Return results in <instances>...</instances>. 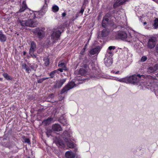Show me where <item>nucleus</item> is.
I'll use <instances>...</instances> for the list:
<instances>
[{
  "instance_id": "obj_1",
  "label": "nucleus",
  "mask_w": 158,
  "mask_h": 158,
  "mask_svg": "<svg viewBox=\"0 0 158 158\" xmlns=\"http://www.w3.org/2000/svg\"><path fill=\"white\" fill-rule=\"evenodd\" d=\"M144 76L140 75L139 74L134 75L122 78H117L114 79L121 82L141 85V83L142 82L141 81V79L142 78H144Z\"/></svg>"
},
{
  "instance_id": "obj_2",
  "label": "nucleus",
  "mask_w": 158,
  "mask_h": 158,
  "mask_svg": "<svg viewBox=\"0 0 158 158\" xmlns=\"http://www.w3.org/2000/svg\"><path fill=\"white\" fill-rule=\"evenodd\" d=\"M25 17L27 18H30V19L28 20L21 21L20 20H18L21 25L23 27L27 26L30 27H35V23L33 20V19L35 18V12L28 10L24 14Z\"/></svg>"
},
{
  "instance_id": "obj_3",
  "label": "nucleus",
  "mask_w": 158,
  "mask_h": 158,
  "mask_svg": "<svg viewBox=\"0 0 158 158\" xmlns=\"http://www.w3.org/2000/svg\"><path fill=\"white\" fill-rule=\"evenodd\" d=\"M84 68L79 69L78 71L79 74L83 76L90 75L91 78L96 77L97 78H99V73L95 67H92V69L91 70L88 66L86 65H84Z\"/></svg>"
},
{
  "instance_id": "obj_4",
  "label": "nucleus",
  "mask_w": 158,
  "mask_h": 158,
  "mask_svg": "<svg viewBox=\"0 0 158 158\" xmlns=\"http://www.w3.org/2000/svg\"><path fill=\"white\" fill-rule=\"evenodd\" d=\"M72 134L71 131H65L63 133V138L68 147L70 148H73L74 147V144L72 142V140H73Z\"/></svg>"
},
{
  "instance_id": "obj_5",
  "label": "nucleus",
  "mask_w": 158,
  "mask_h": 158,
  "mask_svg": "<svg viewBox=\"0 0 158 158\" xmlns=\"http://www.w3.org/2000/svg\"><path fill=\"white\" fill-rule=\"evenodd\" d=\"M113 34L116 38L119 39L123 40H125L127 37V33L124 31H119L113 33Z\"/></svg>"
},
{
  "instance_id": "obj_6",
  "label": "nucleus",
  "mask_w": 158,
  "mask_h": 158,
  "mask_svg": "<svg viewBox=\"0 0 158 158\" xmlns=\"http://www.w3.org/2000/svg\"><path fill=\"white\" fill-rule=\"evenodd\" d=\"M52 32L51 38L52 42H54L55 41L59 39L61 32L60 31L56 29H54Z\"/></svg>"
},
{
  "instance_id": "obj_7",
  "label": "nucleus",
  "mask_w": 158,
  "mask_h": 158,
  "mask_svg": "<svg viewBox=\"0 0 158 158\" xmlns=\"http://www.w3.org/2000/svg\"><path fill=\"white\" fill-rule=\"evenodd\" d=\"M36 47V46L35 43L34 41L31 42V44L30 48L29 50V52L31 56L33 58H36V55L34 54V52L35 50Z\"/></svg>"
},
{
  "instance_id": "obj_8",
  "label": "nucleus",
  "mask_w": 158,
  "mask_h": 158,
  "mask_svg": "<svg viewBox=\"0 0 158 158\" xmlns=\"http://www.w3.org/2000/svg\"><path fill=\"white\" fill-rule=\"evenodd\" d=\"M75 85L74 82L73 81L69 82L65 87L62 89L61 94L64 93L70 89L73 88Z\"/></svg>"
},
{
  "instance_id": "obj_9",
  "label": "nucleus",
  "mask_w": 158,
  "mask_h": 158,
  "mask_svg": "<svg viewBox=\"0 0 158 158\" xmlns=\"http://www.w3.org/2000/svg\"><path fill=\"white\" fill-rule=\"evenodd\" d=\"M141 35L139 33L136 32H134L133 34H130V40L128 41L129 42H136L139 40V37Z\"/></svg>"
},
{
  "instance_id": "obj_10",
  "label": "nucleus",
  "mask_w": 158,
  "mask_h": 158,
  "mask_svg": "<svg viewBox=\"0 0 158 158\" xmlns=\"http://www.w3.org/2000/svg\"><path fill=\"white\" fill-rule=\"evenodd\" d=\"M112 56L109 55L107 56V54H106L105 57L104 58V63L106 66L109 67L112 64L113 60L112 58Z\"/></svg>"
},
{
  "instance_id": "obj_11",
  "label": "nucleus",
  "mask_w": 158,
  "mask_h": 158,
  "mask_svg": "<svg viewBox=\"0 0 158 158\" xmlns=\"http://www.w3.org/2000/svg\"><path fill=\"white\" fill-rule=\"evenodd\" d=\"M156 39L154 37L149 39L148 44V47L150 48H154L156 44Z\"/></svg>"
},
{
  "instance_id": "obj_12",
  "label": "nucleus",
  "mask_w": 158,
  "mask_h": 158,
  "mask_svg": "<svg viewBox=\"0 0 158 158\" xmlns=\"http://www.w3.org/2000/svg\"><path fill=\"white\" fill-rule=\"evenodd\" d=\"M54 142L56 145L59 148H62L65 147V144L60 139L56 138Z\"/></svg>"
},
{
  "instance_id": "obj_13",
  "label": "nucleus",
  "mask_w": 158,
  "mask_h": 158,
  "mask_svg": "<svg viewBox=\"0 0 158 158\" xmlns=\"http://www.w3.org/2000/svg\"><path fill=\"white\" fill-rule=\"evenodd\" d=\"M109 19L107 17V14L105 15L103 18L102 21V25L104 27H106L109 24Z\"/></svg>"
},
{
  "instance_id": "obj_14",
  "label": "nucleus",
  "mask_w": 158,
  "mask_h": 158,
  "mask_svg": "<svg viewBox=\"0 0 158 158\" xmlns=\"http://www.w3.org/2000/svg\"><path fill=\"white\" fill-rule=\"evenodd\" d=\"M66 81V79L65 78L57 81L55 85L56 87L57 88L61 87L65 82Z\"/></svg>"
},
{
  "instance_id": "obj_15",
  "label": "nucleus",
  "mask_w": 158,
  "mask_h": 158,
  "mask_svg": "<svg viewBox=\"0 0 158 158\" xmlns=\"http://www.w3.org/2000/svg\"><path fill=\"white\" fill-rule=\"evenodd\" d=\"M100 50V48L98 47L91 50L89 52V53L91 55L97 54L98 53Z\"/></svg>"
},
{
  "instance_id": "obj_16",
  "label": "nucleus",
  "mask_w": 158,
  "mask_h": 158,
  "mask_svg": "<svg viewBox=\"0 0 158 158\" xmlns=\"http://www.w3.org/2000/svg\"><path fill=\"white\" fill-rule=\"evenodd\" d=\"M39 29L36 28L35 29L34 32L37 33L38 37L40 39H42L44 36V32L42 31L39 30Z\"/></svg>"
},
{
  "instance_id": "obj_17",
  "label": "nucleus",
  "mask_w": 158,
  "mask_h": 158,
  "mask_svg": "<svg viewBox=\"0 0 158 158\" xmlns=\"http://www.w3.org/2000/svg\"><path fill=\"white\" fill-rule=\"evenodd\" d=\"M52 129L55 131H61L62 129L60 125L58 124H55L52 126Z\"/></svg>"
},
{
  "instance_id": "obj_18",
  "label": "nucleus",
  "mask_w": 158,
  "mask_h": 158,
  "mask_svg": "<svg viewBox=\"0 0 158 158\" xmlns=\"http://www.w3.org/2000/svg\"><path fill=\"white\" fill-rule=\"evenodd\" d=\"M76 154L70 151H67L65 153V156L66 158H74Z\"/></svg>"
},
{
  "instance_id": "obj_19",
  "label": "nucleus",
  "mask_w": 158,
  "mask_h": 158,
  "mask_svg": "<svg viewBox=\"0 0 158 158\" xmlns=\"http://www.w3.org/2000/svg\"><path fill=\"white\" fill-rule=\"evenodd\" d=\"M115 48V47L114 46H110L107 50L106 53L107 55H109L110 56H113V50H114Z\"/></svg>"
},
{
  "instance_id": "obj_20",
  "label": "nucleus",
  "mask_w": 158,
  "mask_h": 158,
  "mask_svg": "<svg viewBox=\"0 0 158 158\" xmlns=\"http://www.w3.org/2000/svg\"><path fill=\"white\" fill-rule=\"evenodd\" d=\"M43 10H41L38 11H35V18H40L42 16L44 15L45 13V11H43Z\"/></svg>"
},
{
  "instance_id": "obj_21",
  "label": "nucleus",
  "mask_w": 158,
  "mask_h": 158,
  "mask_svg": "<svg viewBox=\"0 0 158 158\" xmlns=\"http://www.w3.org/2000/svg\"><path fill=\"white\" fill-rule=\"evenodd\" d=\"M27 8V6L26 4V2L24 1L23 2L22 5L21 7L19 10V12H21L23 11Z\"/></svg>"
},
{
  "instance_id": "obj_22",
  "label": "nucleus",
  "mask_w": 158,
  "mask_h": 158,
  "mask_svg": "<svg viewBox=\"0 0 158 158\" xmlns=\"http://www.w3.org/2000/svg\"><path fill=\"white\" fill-rule=\"evenodd\" d=\"M22 67L23 69H25L26 71L28 73H29L31 71V70L29 69V67L25 63H23L22 64Z\"/></svg>"
},
{
  "instance_id": "obj_23",
  "label": "nucleus",
  "mask_w": 158,
  "mask_h": 158,
  "mask_svg": "<svg viewBox=\"0 0 158 158\" xmlns=\"http://www.w3.org/2000/svg\"><path fill=\"white\" fill-rule=\"evenodd\" d=\"M6 40V36L2 34V31H0V41L1 42H5Z\"/></svg>"
},
{
  "instance_id": "obj_24",
  "label": "nucleus",
  "mask_w": 158,
  "mask_h": 158,
  "mask_svg": "<svg viewBox=\"0 0 158 158\" xmlns=\"http://www.w3.org/2000/svg\"><path fill=\"white\" fill-rule=\"evenodd\" d=\"M109 34V31L106 29L103 30L102 32L101 35L102 37H106Z\"/></svg>"
},
{
  "instance_id": "obj_25",
  "label": "nucleus",
  "mask_w": 158,
  "mask_h": 158,
  "mask_svg": "<svg viewBox=\"0 0 158 158\" xmlns=\"http://www.w3.org/2000/svg\"><path fill=\"white\" fill-rule=\"evenodd\" d=\"M153 26V28L155 29H157L158 27V18H156L154 20Z\"/></svg>"
},
{
  "instance_id": "obj_26",
  "label": "nucleus",
  "mask_w": 158,
  "mask_h": 158,
  "mask_svg": "<svg viewBox=\"0 0 158 158\" xmlns=\"http://www.w3.org/2000/svg\"><path fill=\"white\" fill-rule=\"evenodd\" d=\"M52 120L51 118H48L47 119L44 120L43 121V123L46 125L49 124L51 123Z\"/></svg>"
},
{
  "instance_id": "obj_27",
  "label": "nucleus",
  "mask_w": 158,
  "mask_h": 158,
  "mask_svg": "<svg viewBox=\"0 0 158 158\" xmlns=\"http://www.w3.org/2000/svg\"><path fill=\"white\" fill-rule=\"evenodd\" d=\"M52 11L54 12H57L59 10V8L58 6L57 5H54L52 7Z\"/></svg>"
},
{
  "instance_id": "obj_28",
  "label": "nucleus",
  "mask_w": 158,
  "mask_h": 158,
  "mask_svg": "<svg viewBox=\"0 0 158 158\" xmlns=\"http://www.w3.org/2000/svg\"><path fill=\"white\" fill-rule=\"evenodd\" d=\"M44 64L46 66H48L49 64V59L47 57H45L44 58Z\"/></svg>"
},
{
  "instance_id": "obj_29",
  "label": "nucleus",
  "mask_w": 158,
  "mask_h": 158,
  "mask_svg": "<svg viewBox=\"0 0 158 158\" xmlns=\"http://www.w3.org/2000/svg\"><path fill=\"white\" fill-rule=\"evenodd\" d=\"M63 118V117H61L60 120V122L63 125H66L67 124V123L66 122V120L65 119L64 120H62L61 119Z\"/></svg>"
},
{
  "instance_id": "obj_30",
  "label": "nucleus",
  "mask_w": 158,
  "mask_h": 158,
  "mask_svg": "<svg viewBox=\"0 0 158 158\" xmlns=\"http://www.w3.org/2000/svg\"><path fill=\"white\" fill-rule=\"evenodd\" d=\"M5 78L8 80H11L12 78L7 73H5L3 74Z\"/></svg>"
},
{
  "instance_id": "obj_31",
  "label": "nucleus",
  "mask_w": 158,
  "mask_h": 158,
  "mask_svg": "<svg viewBox=\"0 0 158 158\" xmlns=\"http://www.w3.org/2000/svg\"><path fill=\"white\" fill-rule=\"evenodd\" d=\"M57 73H58L57 70H55L51 72L50 74L51 77L52 78L54 76L55 74Z\"/></svg>"
},
{
  "instance_id": "obj_32",
  "label": "nucleus",
  "mask_w": 158,
  "mask_h": 158,
  "mask_svg": "<svg viewBox=\"0 0 158 158\" xmlns=\"http://www.w3.org/2000/svg\"><path fill=\"white\" fill-rule=\"evenodd\" d=\"M58 66L62 68H66L65 67V64L64 63L59 62L58 64Z\"/></svg>"
},
{
  "instance_id": "obj_33",
  "label": "nucleus",
  "mask_w": 158,
  "mask_h": 158,
  "mask_svg": "<svg viewBox=\"0 0 158 158\" xmlns=\"http://www.w3.org/2000/svg\"><path fill=\"white\" fill-rule=\"evenodd\" d=\"M48 78V77H46L39 79L38 80L37 82L38 83H42L44 81Z\"/></svg>"
},
{
  "instance_id": "obj_34",
  "label": "nucleus",
  "mask_w": 158,
  "mask_h": 158,
  "mask_svg": "<svg viewBox=\"0 0 158 158\" xmlns=\"http://www.w3.org/2000/svg\"><path fill=\"white\" fill-rule=\"evenodd\" d=\"M52 131L51 130H47L46 132V134L48 137H49L50 135H51Z\"/></svg>"
},
{
  "instance_id": "obj_35",
  "label": "nucleus",
  "mask_w": 158,
  "mask_h": 158,
  "mask_svg": "<svg viewBox=\"0 0 158 158\" xmlns=\"http://www.w3.org/2000/svg\"><path fill=\"white\" fill-rule=\"evenodd\" d=\"M147 59V58L145 56H143L141 59L140 60L141 62H144Z\"/></svg>"
},
{
  "instance_id": "obj_36",
  "label": "nucleus",
  "mask_w": 158,
  "mask_h": 158,
  "mask_svg": "<svg viewBox=\"0 0 158 158\" xmlns=\"http://www.w3.org/2000/svg\"><path fill=\"white\" fill-rule=\"evenodd\" d=\"M154 68V70H157L158 69V64H156L154 66L152 67L151 69Z\"/></svg>"
},
{
  "instance_id": "obj_37",
  "label": "nucleus",
  "mask_w": 158,
  "mask_h": 158,
  "mask_svg": "<svg viewBox=\"0 0 158 158\" xmlns=\"http://www.w3.org/2000/svg\"><path fill=\"white\" fill-rule=\"evenodd\" d=\"M152 67H150L149 68L148 70V71L150 73H153L156 71V70H154V68L151 69Z\"/></svg>"
},
{
  "instance_id": "obj_38",
  "label": "nucleus",
  "mask_w": 158,
  "mask_h": 158,
  "mask_svg": "<svg viewBox=\"0 0 158 158\" xmlns=\"http://www.w3.org/2000/svg\"><path fill=\"white\" fill-rule=\"evenodd\" d=\"M67 69L66 68H62L59 69L57 70H58V72L59 71H60V72H63V70H66Z\"/></svg>"
},
{
  "instance_id": "obj_39",
  "label": "nucleus",
  "mask_w": 158,
  "mask_h": 158,
  "mask_svg": "<svg viewBox=\"0 0 158 158\" xmlns=\"http://www.w3.org/2000/svg\"><path fill=\"white\" fill-rule=\"evenodd\" d=\"M24 142L25 143H27L29 144L30 143V139L28 138H26L24 139Z\"/></svg>"
},
{
  "instance_id": "obj_40",
  "label": "nucleus",
  "mask_w": 158,
  "mask_h": 158,
  "mask_svg": "<svg viewBox=\"0 0 158 158\" xmlns=\"http://www.w3.org/2000/svg\"><path fill=\"white\" fill-rule=\"evenodd\" d=\"M86 45H85V48H84L83 49V50H82L81 51V52H80V54H82V55H83V54H84V52H85V47H86Z\"/></svg>"
},
{
  "instance_id": "obj_41",
  "label": "nucleus",
  "mask_w": 158,
  "mask_h": 158,
  "mask_svg": "<svg viewBox=\"0 0 158 158\" xmlns=\"http://www.w3.org/2000/svg\"><path fill=\"white\" fill-rule=\"evenodd\" d=\"M84 9H83L82 8L81 9L80 12V13L81 14V15L83 14V12L84 11Z\"/></svg>"
},
{
  "instance_id": "obj_42",
  "label": "nucleus",
  "mask_w": 158,
  "mask_h": 158,
  "mask_svg": "<svg viewBox=\"0 0 158 158\" xmlns=\"http://www.w3.org/2000/svg\"><path fill=\"white\" fill-rule=\"evenodd\" d=\"M62 17H64L66 15V14L65 12H64L62 14Z\"/></svg>"
},
{
  "instance_id": "obj_43",
  "label": "nucleus",
  "mask_w": 158,
  "mask_h": 158,
  "mask_svg": "<svg viewBox=\"0 0 158 158\" xmlns=\"http://www.w3.org/2000/svg\"><path fill=\"white\" fill-rule=\"evenodd\" d=\"M156 50L157 53H158V44L156 45Z\"/></svg>"
},
{
  "instance_id": "obj_44",
  "label": "nucleus",
  "mask_w": 158,
  "mask_h": 158,
  "mask_svg": "<svg viewBox=\"0 0 158 158\" xmlns=\"http://www.w3.org/2000/svg\"><path fill=\"white\" fill-rule=\"evenodd\" d=\"M48 0H45V4L47 5V2L48 1Z\"/></svg>"
},
{
  "instance_id": "obj_45",
  "label": "nucleus",
  "mask_w": 158,
  "mask_h": 158,
  "mask_svg": "<svg viewBox=\"0 0 158 158\" xmlns=\"http://www.w3.org/2000/svg\"><path fill=\"white\" fill-rule=\"evenodd\" d=\"M119 73V71H117V72H115V74H118V73Z\"/></svg>"
},
{
  "instance_id": "obj_46",
  "label": "nucleus",
  "mask_w": 158,
  "mask_h": 158,
  "mask_svg": "<svg viewBox=\"0 0 158 158\" xmlns=\"http://www.w3.org/2000/svg\"><path fill=\"white\" fill-rule=\"evenodd\" d=\"M26 54V52L25 51L23 52V55H25Z\"/></svg>"
},
{
  "instance_id": "obj_47",
  "label": "nucleus",
  "mask_w": 158,
  "mask_h": 158,
  "mask_svg": "<svg viewBox=\"0 0 158 158\" xmlns=\"http://www.w3.org/2000/svg\"><path fill=\"white\" fill-rule=\"evenodd\" d=\"M143 24L144 25H146L147 24V23L146 22H144L143 23Z\"/></svg>"
},
{
  "instance_id": "obj_48",
  "label": "nucleus",
  "mask_w": 158,
  "mask_h": 158,
  "mask_svg": "<svg viewBox=\"0 0 158 158\" xmlns=\"http://www.w3.org/2000/svg\"><path fill=\"white\" fill-rule=\"evenodd\" d=\"M2 78H0V81H2Z\"/></svg>"
},
{
  "instance_id": "obj_49",
  "label": "nucleus",
  "mask_w": 158,
  "mask_h": 158,
  "mask_svg": "<svg viewBox=\"0 0 158 158\" xmlns=\"http://www.w3.org/2000/svg\"><path fill=\"white\" fill-rule=\"evenodd\" d=\"M52 95H53V94H51L50 96H49V97H51V96H52Z\"/></svg>"
},
{
  "instance_id": "obj_50",
  "label": "nucleus",
  "mask_w": 158,
  "mask_h": 158,
  "mask_svg": "<svg viewBox=\"0 0 158 158\" xmlns=\"http://www.w3.org/2000/svg\"><path fill=\"white\" fill-rule=\"evenodd\" d=\"M149 28V27H147L146 28L148 29V28Z\"/></svg>"
},
{
  "instance_id": "obj_51",
  "label": "nucleus",
  "mask_w": 158,
  "mask_h": 158,
  "mask_svg": "<svg viewBox=\"0 0 158 158\" xmlns=\"http://www.w3.org/2000/svg\"><path fill=\"white\" fill-rule=\"evenodd\" d=\"M92 65H93V63H91V65L92 66Z\"/></svg>"
},
{
  "instance_id": "obj_52",
  "label": "nucleus",
  "mask_w": 158,
  "mask_h": 158,
  "mask_svg": "<svg viewBox=\"0 0 158 158\" xmlns=\"http://www.w3.org/2000/svg\"><path fill=\"white\" fill-rule=\"evenodd\" d=\"M76 17H78V16H77H77H76Z\"/></svg>"
},
{
  "instance_id": "obj_53",
  "label": "nucleus",
  "mask_w": 158,
  "mask_h": 158,
  "mask_svg": "<svg viewBox=\"0 0 158 158\" xmlns=\"http://www.w3.org/2000/svg\"><path fill=\"white\" fill-rule=\"evenodd\" d=\"M29 158V157H28V158Z\"/></svg>"
}]
</instances>
